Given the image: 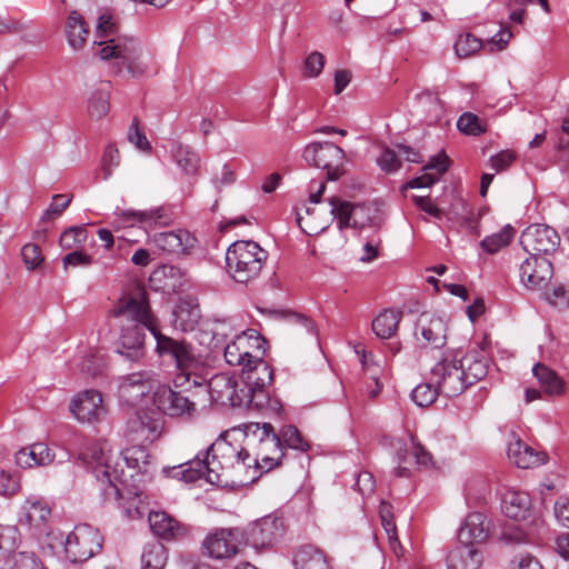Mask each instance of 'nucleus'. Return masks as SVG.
I'll return each instance as SVG.
<instances>
[{"label":"nucleus","instance_id":"f257e3e1","mask_svg":"<svg viewBox=\"0 0 569 569\" xmlns=\"http://www.w3.org/2000/svg\"><path fill=\"white\" fill-rule=\"evenodd\" d=\"M80 458L101 482L106 500H117L129 519L142 517L148 505L143 485L151 479L150 456L144 446L113 452L106 441H96L80 452Z\"/></svg>","mask_w":569,"mask_h":569},{"label":"nucleus","instance_id":"f03ea898","mask_svg":"<svg viewBox=\"0 0 569 569\" xmlns=\"http://www.w3.org/2000/svg\"><path fill=\"white\" fill-rule=\"evenodd\" d=\"M114 318L119 319L120 337L118 352L130 361H138L146 355L144 329H148L153 338L161 331L158 321L150 310L147 292L137 289L119 300L112 310Z\"/></svg>","mask_w":569,"mask_h":569},{"label":"nucleus","instance_id":"7ed1b4c3","mask_svg":"<svg viewBox=\"0 0 569 569\" xmlns=\"http://www.w3.org/2000/svg\"><path fill=\"white\" fill-rule=\"evenodd\" d=\"M488 373L487 359L478 351L460 356L446 351L430 370V379L446 397H457Z\"/></svg>","mask_w":569,"mask_h":569},{"label":"nucleus","instance_id":"20e7f679","mask_svg":"<svg viewBox=\"0 0 569 569\" xmlns=\"http://www.w3.org/2000/svg\"><path fill=\"white\" fill-rule=\"evenodd\" d=\"M156 352L170 358L177 369L173 378L176 388L189 390L206 382V358L186 339H174L160 332L156 335Z\"/></svg>","mask_w":569,"mask_h":569},{"label":"nucleus","instance_id":"39448f33","mask_svg":"<svg viewBox=\"0 0 569 569\" xmlns=\"http://www.w3.org/2000/svg\"><path fill=\"white\" fill-rule=\"evenodd\" d=\"M247 445L250 457L246 461L247 467L268 472L282 463L284 450L270 423H257L252 435L247 436Z\"/></svg>","mask_w":569,"mask_h":569},{"label":"nucleus","instance_id":"423d86ee","mask_svg":"<svg viewBox=\"0 0 569 569\" xmlns=\"http://www.w3.org/2000/svg\"><path fill=\"white\" fill-rule=\"evenodd\" d=\"M268 252L257 242L239 240L229 246L226 252L227 272L239 283H248L260 274Z\"/></svg>","mask_w":569,"mask_h":569},{"label":"nucleus","instance_id":"0eeeda50","mask_svg":"<svg viewBox=\"0 0 569 569\" xmlns=\"http://www.w3.org/2000/svg\"><path fill=\"white\" fill-rule=\"evenodd\" d=\"M241 379L244 385L241 392L246 397L247 406L257 409L266 408L270 401L268 387L273 379V371L269 363L262 357L249 360L241 369Z\"/></svg>","mask_w":569,"mask_h":569},{"label":"nucleus","instance_id":"6e6552de","mask_svg":"<svg viewBox=\"0 0 569 569\" xmlns=\"http://www.w3.org/2000/svg\"><path fill=\"white\" fill-rule=\"evenodd\" d=\"M97 54L102 60H119L134 78L157 72L152 57L143 52L140 42L134 38L122 40L121 46L101 48Z\"/></svg>","mask_w":569,"mask_h":569},{"label":"nucleus","instance_id":"1a4fd4ad","mask_svg":"<svg viewBox=\"0 0 569 569\" xmlns=\"http://www.w3.org/2000/svg\"><path fill=\"white\" fill-rule=\"evenodd\" d=\"M330 214L337 219L339 230L346 228H366L379 226L378 209L370 204H352L338 197L328 199Z\"/></svg>","mask_w":569,"mask_h":569},{"label":"nucleus","instance_id":"9d476101","mask_svg":"<svg viewBox=\"0 0 569 569\" xmlns=\"http://www.w3.org/2000/svg\"><path fill=\"white\" fill-rule=\"evenodd\" d=\"M183 469L177 475L186 482H194L198 479L204 478L208 482L217 486L228 485V479L224 473L228 470L223 467L210 448L206 452H201L194 459L182 465Z\"/></svg>","mask_w":569,"mask_h":569},{"label":"nucleus","instance_id":"9b49d317","mask_svg":"<svg viewBox=\"0 0 569 569\" xmlns=\"http://www.w3.org/2000/svg\"><path fill=\"white\" fill-rule=\"evenodd\" d=\"M264 339L253 329L242 331L224 348V359L228 365L243 367L249 360L263 357Z\"/></svg>","mask_w":569,"mask_h":569},{"label":"nucleus","instance_id":"f8f14e48","mask_svg":"<svg viewBox=\"0 0 569 569\" xmlns=\"http://www.w3.org/2000/svg\"><path fill=\"white\" fill-rule=\"evenodd\" d=\"M447 556L448 569H479L483 561V545L488 536H466Z\"/></svg>","mask_w":569,"mask_h":569},{"label":"nucleus","instance_id":"ddd939ff","mask_svg":"<svg viewBox=\"0 0 569 569\" xmlns=\"http://www.w3.org/2000/svg\"><path fill=\"white\" fill-rule=\"evenodd\" d=\"M303 158L309 164L326 169L328 177L335 180L342 172L345 151L332 142H313L306 147Z\"/></svg>","mask_w":569,"mask_h":569},{"label":"nucleus","instance_id":"4468645a","mask_svg":"<svg viewBox=\"0 0 569 569\" xmlns=\"http://www.w3.org/2000/svg\"><path fill=\"white\" fill-rule=\"evenodd\" d=\"M520 243L530 256L546 257L558 249L560 237L552 227L537 223L522 231Z\"/></svg>","mask_w":569,"mask_h":569},{"label":"nucleus","instance_id":"2eb2a0df","mask_svg":"<svg viewBox=\"0 0 569 569\" xmlns=\"http://www.w3.org/2000/svg\"><path fill=\"white\" fill-rule=\"evenodd\" d=\"M53 541L63 546L67 559L72 562H84L98 553L103 543V536H50Z\"/></svg>","mask_w":569,"mask_h":569},{"label":"nucleus","instance_id":"dca6fc26","mask_svg":"<svg viewBox=\"0 0 569 569\" xmlns=\"http://www.w3.org/2000/svg\"><path fill=\"white\" fill-rule=\"evenodd\" d=\"M153 403L160 412L169 417L191 418L197 406L187 396L168 386H160L154 391Z\"/></svg>","mask_w":569,"mask_h":569},{"label":"nucleus","instance_id":"f3484780","mask_svg":"<svg viewBox=\"0 0 569 569\" xmlns=\"http://www.w3.org/2000/svg\"><path fill=\"white\" fill-rule=\"evenodd\" d=\"M552 274V263L547 257L530 256L519 268L520 281L530 290L547 288Z\"/></svg>","mask_w":569,"mask_h":569},{"label":"nucleus","instance_id":"a211bd4d","mask_svg":"<svg viewBox=\"0 0 569 569\" xmlns=\"http://www.w3.org/2000/svg\"><path fill=\"white\" fill-rule=\"evenodd\" d=\"M70 412L81 423L101 420L106 413L102 396L97 390H84L77 393L70 402Z\"/></svg>","mask_w":569,"mask_h":569},{"label":"nucleus","instance_id":"6ab92c4d","mask_svg":"<svg viewBox=\"0 0 569 569\" xmlns=\"http://www.w3.org/2000/svg\"><path fill=\"white\" fill-rule=\"evenodd\" d=\"M211 400L221 406L241 407L247 406L244 395L237 390V381L228 373H218L206 380Z\"/></svg>","mask_w":569,"mask_h":569},{"label":"nucleus","instance_id":"aec40b11","mask_svg":"<svg viewBox=\"0 0 569 569\" xmlns=\"http://www.w3.org/2000/svg\"><path fill=\"white\" fill-rule=\"evenodd\" d=\"M151 243L160 251L169 254H189L197 244V239L188 230L178 229L154 233Z\"/></svg>","mask_w":569,"mask_h":569},{"label":"nucleus","instance_id":"412c9836","mask_svg":"<svg viewBox=\"0 0 569 569\" xmlns=\"http://www.w3.org/2000/svg\"><path fill=\"white\" fill-rule=\"evenodd\" d=\"M129 426L133 440L153 442L161 436L164 422L160 413L139 411Z\"/></svg>","mask_w":569,"mask_h":569},{"label":"nucleus","instance_id":"4be33fe9","mask_svg":"<svg viewBox=\"0 0 569 569\" xmlns=\"http://www.w3.org/2000/svg\"><path fill=\"white\" fill-rule=\"evenodd\" d=\"M447 327L445 321L435 316L422 313L417 322L415 335H420L425 341L423 346L442 348L447 341Z\"/></svg>","mask_w":569,"mask_h":569},{"label":"nucleus","instance_id":"5701e85b","mask_svg":"<svg viewBox=\"0 0 569 569\" xmlns=\"http://www.w3.org/2000/svg\"><path fill=\"white\" fill-rule=\"evenodd\" d=\"M96 40L94 44L107 48L114 44H120L124 39H132V37L120 33V27L117 19L108 11L102 12L96 26Z\"/></svg>","mask_w":569,"mask_h":569},{"label":"nucleus","instance_id":"b1692460","mask_svg":"<svg viewBox=\"0 0 569 569\" xmlns=\"http://www.w3.org/2000/svg\"><path fill=\"white\" fill-rule=\"evenodd\" d=\"M501 510L515 521H526L531 513L530 496L520 490H507L502 496Z\"/></svg>","mask_w":569,"mask_h":569},{"label":"nucleus","instance_id":"393cba45","mask_svg":"<svg viewBox=\"0 0 569 569\" xmlns=\"http://www.w3.org/2000/svg\"><path fill=\"white\" fill-rule=\"evenodd\" d=\"M202 553L216 560L230 559L239 553V543L233 536H206Z\"/></svg>","mask_w":569,"mask_h":569},{"label":"nucleus","instance_id":"a878e982","mask_svg":"<svg viewBox=\"0 0 569 569\" xmlns=\"http://www.w3.org/2000/svg\"><path fill=\"white\" fill-rule=\"evenodd\" d=\"M89 33V27L83 16L77 10L70 11L64 23V36L69 47L73 51L82 50Z\"/></svg>","mask_w":569,"mask_h":569},{"label":"nucleus","instance_id":"bb28decb","mask_svg":"<svg viewBox=\"0 0 569 569\" xmlns=\"http://www.w3.org/2000/svg\"><path fill=\"white\" fill-rule=\"evenodd\" d=\"M448 168L449 158L447 154L443 152L438 153L430 158V160L423 166V173L421 176L416 177L408 182V187L411 189L430 187L440 179Z\"/></svg>","mask_w":569,"mask_h":569},{"label":"nucleus","instance_id":"cd10ccee","mask_svg":"<svg viewBox=\"0 0 569 569\" xmlns=\"http://www.w3.org/2000/svg\"><path fill=\"white\" fill-rule=\"evenodd\" d=\"M173 538L174 536H157L148 542L141 555V569H163L168 560L164 542Z\"/></svg>","mask_w":569,"mask_h":569},{"label":"nucleus","instance_id":"c85d7f7f","mask_svg":"<svg viewBox=\"0 0 569 569\" xmlns=\"http://www.w3.org/2000/svg\"><path fill=\"white\" fill-rule=\"evenodd\" d=\"M209 448L228 471L236 465L246 466L247 459L250 458L248 448H237L224 439L217 440Z\"/></svg>","mask_w":569,"mask_h":569},{"label":"nucleus","instance_id":"c756f323","mask_svg":"<svg viewBox=\"0 0 569 569\" xmlns=\"http://www.w3.org/2000/svg\"><path fill=\"white\" fill-rule=\"evenodd\" d=\"M508 458L522 469L533 468L545 462V455L536 451L520 439H515L509 443Z\"/></svg>","mask_w":569,"mask_h":569},{"label":"nucleus","instance_id":"7c9ffc66","mask_svg":"<svg viewBox=\"0 0 569 569\" xmlns=\"http://www.w3.org/2000/svg\"><path fill=\"white\" fill-rule=\"evenodd\" d=\"M54 459L50 448L42 442L22 448L16 453V463L21 468L48 466Z\"/></svg>","mask_w":569,"mask_h":569},{"label":"nucleus","instance_id":"2f4dec72","mask_svg":"<svg viewBox=\"0 0 569 569\" xmlns=\"http://www.w3.org/2000/svg\"><path fill=\"white\" fill-rule=\"evenodd\" d=\"M51 515L50 509L40 501L31 502L23 508L19 519V526L23 530L43 532Z\"/></svg>","mask_w":569,"mask_h":569},{"label":"nucleus","instance_id":"473e14b6","mask_svg":"<svg viewBox=\"0 0 569 569\" xmlns=\"http://www.w3.org/2000/svg\"><path fill=\"white\" fill-rule=\"evenodd\" d=\"M152 388V375L147 371L133 372L121 378L119 390L122 397L140 398Z\"/></svg>","mask_w":569,"mask_h":569},{"label":"nucleus","instance_id":"72a5a7b5","mask_svg":"<svg viewBox=\"0 0 569 569\" xmlns=\"http://www.w3.org/2000/svg\"><path fill=\"white\" fill-rule=\"evenodd\" d=\"M532 373L548 396L558 397L565 393V380L546 365L536 363L532 368Z\"/></svg>","mask_w":569,"mask_h":569},{"label":"nucleus","instance_id":"f704fd0d","mask_svg":"<svg viewBox=\"0 0 569 569\" xmlns=\"http://www.w3.org/2000/svg\"><path fill=\"white\" fill-rule=\"evenodd\" d=\"M296 569H329L323 552L312 545L300 546L293 555Z\"/></svg>","mask_w":569,"mask_h":569},{"label":"nucleus","instance_id":"c9c22d12","mask_svg":"<svg viewBox=\"0 0 569 569\" xmlns=\"http://www.w3.org/2000/svg\"><path fill=\"white\" fill-rule=\"evenodd\" d=\"M148 521L152 533H177L189 531V528L167 511H150Z\"/></svg>","mask_w":569,"mask_h":569},{"label":"nucleus","instance_id":"e433bc0d","mask_svg":"<svg viewBox=\"0 0 569 569\" xmlns=\"http://www.w3.org/2000/svg\"><path fill=\"white\" fill-rule=\"evenodd\" d=\"M416 99L419 110L425 113L428 122H436L443 116L445 107L438 92L423 90L416 96Z\"/></svg>","mask_w":569,"mask_h":569},{"label":"nucleus","instance_id":"4c0bfd02","mask_svg":"<svg viewBox=\"0 0 569 569\" xmlns=\"http://www.w3.org/2000/svg\"><path fill=\"white\" fill-rule=\"evenodd\" d=\"M402 318V312L395 309H385L372 321L373 332L382 339L391 338Z\"/></svg>","mask_w":569,"mask_h":569},{"label":"nucleus","instance_id":"58836bf2","mask_svg":"<svg viewBox=\"0 0 569 569\" xmlns=\"http://www.w3.org/2000/svg\"><path fill=\"white\" fill-rule=\"evenodd\" d=\"M109 83H102L93 90L88 98V113L91 119L99 120L108 114L110 110Z\"/></svg>","mask_w":569,"mask_h":569},{"label":"nucleus","instance_id":"ea45409f","mask_svg":"<svg viewBox=\"0 0 569 569\" xmlns=\"http://www.w3.org/2000/svg\"><path fill=\"white\" fill-rule=\"evenodd\" d=\"M288 523L280 512H272L250 523L249 530L259 533H274L288 530Z\"/></svg>","mask_w":569,"mask_h":569},{"label":"nucleus","instance_id":"a19ab883","mask_svg":"<svg viewBox=\"0 0 569 569\" xmlns=\"http://www.w3.org/2000/svg\"><path fill=\"white\" fill-rule=\"evenodd\" d=\"M316 209L306 208V217H303L300 212H297V223L301 228V230L309 234L315 236L320 232H323L329 227L330 222L335 219L333 216L330 218H326L319 221L316 217Z\"/></svg>","mask_w":569,"mask_h":569},{"label":"nucleus","instance_id":"79ce46f5","mask_svg":"<svg viewBox=\"0 0 569 569\" xmlns=\"http://www.w3.org/2000/svg\"><path fill=\"white\" fill-rule=\"evenodd\" d=\"M495 530L492 521L485 513L475 511L466 517L459 533H491Z\"/></svg>","mask_w":569,"mask_h":569},{"label":"nucleus","instance_id":"37998d69","mask_svg":"<svg viewBox=\"0 0 569 569\" xmlns=\"http://www.w3.org/2000/svg\"><path fill=\"white\" fill-rule=\"evenodd\" d=\"M515 236V230L511 226H505L499 232L492 233L483 238L480 242L482 250L489 254L497 253L502 248L507 247Z\"/></svg>","mask_w":569,"mask_h":569},{"label":"nucleus","instance_id":"c03bdc74","mask_svg":"<svg viewBox=\"0 0 569 569\" xmlns=\"http://www.w3.org/2000/svg\"><path fill=\"white\" fill-rule=\"evenodd\" d=\"M280 443L287 448L298 450L300 452H307L310 449L309 442L303 438L301 432L292 425L283 426L279 433Z\"/></svg>","mask_w":569,"mask_h":569},{"label":"nucleus","instance_id":"a18cd8bd","mask_svg":"<svg viewBox=\"0 0 569 569\" xmlns=\"http://www.w3.org/2000/svg\"><path fill=\"white\" fill-rule=\"evenodd\" d=\"M440 393V388L430 380L429 382L418 385L411 391V399L419 407H428L437 400Z\"/></svg>","mask_w":569,"mask_h":569},{"label":"nucleus","instance_id":"49530a36","mask_svg":"<svg viewBox=\"0 0 569 569\" xmlns=\"http://www.w3.org/2000/svg\"><path fill=\"white\" fill-rule=\"evenodd\" d=\"M480 49H483V42L471 33L460 34L455 42V52L460 59L469 58Z\"/></svg>","mask_w":569,"mask_h":569},{"label":"nucleus","instance_id":"de8ad7c7","mask_svg":"<svg viewBox=\"0 0 569 569\" xmlns=\"http://www.w3.org/2000/svg\"><path fill=\"white\" fill-rule=\"evenodd\" d=\"M458 129L468 136H480L487 131V123L472 112L462 113L457 121Z\"/></svg>","mask_w":569,"mask_h":569},{"label":"nucleus","instance_id":"09e8293b","mask_svg":"<svg viewBox=\"0 0 569 569\" xmlns=\"http://www.w3.org/2000/svg\"><path fill=\"white\" fill-rule=\"evenodd\" d=\"M174 159L177 164L186 174L193 176L197 173L200 159L196 152L191 151L187 147L180 146L174 153Z\"/></svg>","mask_w":569,"mask_h":569},{"label":"nucleus","instance_id":"8fccbe9b","mask_svg":"<svg viewBox=\"0 0 569 569\" xmlns=\"http://www.w3.org/2000/svg\"><path fill=\"white\" fill-rule=\"evenodd\" d=\"M120 217L123 218V222L133 224L134 222L151 226L152 222H158L162 218L161 209H151L143 211L127 210L121 211Z\"/></svg>","mask_w":569,"mask_h":569},{"label":"nucleus","instance_id":"3c124183","mask_svg":"<svg viewBox=\"0 0 569 569\" xmlns=\"http://www.w3.org/2000/svg\"><path fill=\"white\" fill-rule=\"evenodd\" d=\"M200 318V311L197 307L187 310L183 306H179L174 311L173 325L181 331H190Z\"/></svg>","mask_w":569,"mask_h":569},{"label":"nucleus","instance_id":"603ef678","mask_svg":"<svg viewBox=\"0 0 569 569\" xmlns=\"http://www.w3.org/2000/svg\"><path fill=\"white\" fill-rule=\"evenodd\" d=\"M87 241V229L84 227H72L67 229L60 236V246L62 249L79 247Z\"/></svg>","mask_w":569,"mask_h":569},{"label":"nucleus","instance_id":"864d4df0","mask_svg":"<svg viewBox=\"0 0 569 569\" xmlns=\"http://www.w3.org/2000/svg\"><path fill=\"white\" fill-rule=\"evenodd\" d=\"M120 164L119 150L112 143L108 144L103 151L101 160V169L103 172V180H108L116 168Z\"/></svg>","mask_w":569,"mask_h":569},{"label":"nucleus","instance_id":"5fc2aeb1","mask_svg":"<svg viewBox=\"0 0 569 569\" xmlns=\"http://www.w3.org/2000/svg\"><path fill=\"white\" fill-rule=\"evenodd\" d=\"M461 213L460 214V224L469 230L471 233L478 236L480 233L479 230V221L481 218V211L475 210L467 203H461Z\"/></svg>","mask_w":569,"mask_h":569},{"label":"nucleus","instance_id":"6e6d98bb","mask_svg":"<svg viewBox=\"0 0 569 569\" xmlns=\"http://www.w3.org/2000/svg\"><path fill=\"white\" fill-rule=\"evenodd\" d=\"M247 543L258 553H269L277 549L278 540L274 536H250Z\"/></svg>","mask_w":569,"mask_h":569},{"label":"nucleus","instance_id":"4d7b16f0","mask_svg":"<svg viewBox=\"0 0 569 569\" xmlns=\"http://www.w3.org/2000/svg\"><path fill=\"white\" fill-rule=\"evenodd\" d=\"M325 56L318 51L311 52L303 62V76L307 78L318 77L325 67Z\"/></svg>","mask_w":569,"mask_h":569},{"label":"nucleus","instance_id":"13d9d810","mask_svg":"<svg viewBox=\"0 0 569 569\" xmlns=\"http://www.w3.org/2000/svg\"><path fill=\"white\" fill-rule=\"evenodd\" d=\"M379 168L386 173L396 172L400 168V160L396 152L389 148H383L376 160Z\"/></svg>","mask_w":569,"mask_h":569},{"label":"nucleus","instance_id":"bf43d9fd","mask_svg":"<svg viewBox=\"0 0 569 569\" xmlns=\"http://www.w3.org/2000/svg\"><path fill=\"white\" fill-rule=\"evenodd\" d=\"M411 439V455L415 458V462L420 468H429L433 465L431 453L417 441L413 435H410Z\"/></svg>","mask_w":569,"mask_h":569},{"label":"nucleus","instance_id":"052dcab7","mask_svg":"<svg viewBox=\"0 0 569 569\" xmlns=\"http://www.w3.org/2000/svg\"><path fill=\"white\" fill-rule=\"evenodd\" d=\"M71 196L69 194H54L51 204L43 212L42 220H51L57 216H60L63 210L70 204Z\"/></svg>","mask_w":569,"mask_h":569},{"label":"nucleus","instance_id":"680f3d73","mask_svg":"<svg viewBox=\"0 0 569 569\" xmlns=\"http://www.w3.org/2000/svg\"><path fill=\"white\" fill-rule=\"evenodd\" d=\"M512 33L508 29H500L493 34L486 43H483V50L489 53L503 50L510 41Z\"/></svg>","mask_w":569,"mask_h":569},{"label":"nucleus","instance_id":"e2e57ef3","mask_svg":"<svg viewBox=\"0 0 569 569\" xmlns=\"http://www.w3.org/2000/svg\"><path fill=\"white\" fill-rule=\"evenodd\" d=\"M9 569H43V567L33 553L18 552L13 555V562Z\"/></svg>","mask_w":569,"mask_h":569},{"label":"nucleus","instance_id":"0e129e2a","mask_svg":"<svg viewBox=\"0 0 569 569\" xmlns=\"http://www.w3.org/2000/svg\"><path fill=\"white\" fill-rule=\"evenodd\" d=\"M353 488L359 491L362 497H370L376 489V480L371 472L361 471L356 478Z\"/></svg>","mask_w":569,"mask_h":569},{"label":"nucleus","instance_id":"69168bd1","mask_svg":"<svg viewBox=\"0 0 569 569\" xmlns=\"http://www.w3.org/2000/svg\"><path fill=\"white\" fill-rule=\"evenodd\" d=\"M21 256L26 267L29 270L36 269L43 260L40 248L33 243L23 246Z\"/></svg>","mask_w":569,"mask_h":569},{"label":"nucleus","instance_id":"338daca9","mask_svg":"<svg viewBox=\"0 0 569 569\" xmlns=\"http://www.w3.org/2000/svg\"><path fill=\"white\" fill-rule=\"evenodd\" d=\"M510 569H543L540 561L530 553L520 555L510 561Z\"/></svg>","mask_w":569,"mask_h":569},{"label":"nucleus","instance_id":"774afa93","mask_svg":"<svg viewBox=\"0 0 569 569\" xmlns=\"http://www.w3.org/2000/svg\"><path fill=\"white\" fill-rule=\"evenodd\" d=\"M555 517L559 525L569 529V498L561 497L556 501Z\"/></svg>","mask_w":569,"mask_h":569}]
</instances>
